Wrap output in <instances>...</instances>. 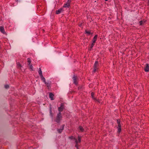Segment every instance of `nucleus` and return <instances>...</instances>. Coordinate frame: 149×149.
<instances>
[{"label": "nucleus", "mask_w": 149, "mask_h": 149, "mask_svg": "<svg viewBox=\"0 0 149 149\" xmlns=\"http://www.w3.org/2000/svg\"><path fill=\"white\" fill-rule=\"evenodd\" d=\"M68 138L69 139H70L71 140H74L76 138L75 137H74V136H69L68 137Z\"/></svg>", "instance_id": "23"}, {"label": "nucleus", "mask_w": 149, "mask_h": 149, "mask_svg": "<svg viewBox=\"0 0 149 149\" xmlns=\"http://www.w3.org/2000/svg\"><path fill=\"white\" fill-rule=\"evenodd\" d=\"M65 126V125L63 124L62 126V128L60 129H58L57 130V131L60 134H61V132H62L63 130H64V127Z\"/></svg>", "instance_id": "7"}, {"label": "nucleus", "mask_w": 149, "mask_h": 149, "mask_svg": "<svg viewBox=\"0 0 149 149\" xmlns=\"http://www.w3.org/2000/svg\"><path fill=\"white\" fill-rule=\"evenodd\" d=\"M99 65L97 61H96L95 63L94 66V70L93 71V73H95L98 68Z\"/></svg>", "instance_id": "3"}, {"label": "nucleus", "mask_w": 149, "mask_h": 149, "mask_svg": "<svg viewBox=\"0 0 149 149\" xmlns=\"http://www.w3.org/2000/svg\"><path fill=\"white\" fill-rule=\"evenodd\" d=\"M54 96V95L52 93H49V97L51 100H53L54 99L53 97Z\"/></svg>", "instance_id": "13"}, {"label": "nucleus", "mask_w": 149, "mask_h": 149, "mask_svg": "<svg viewBox=\"0 0 149 149\" xmlns=\"http://www.w3.org/2000/svg\"><path fill=\"white\" fill-rule=\"evenodd\" d=\"M17 65L18 66V67H21V64L19 63H17Z\"/></svg>", "instance_id": "29"}, {"label": "nucleus", "mask_w": 149, "mask_h": 149, "mask_svg": "<svg viewBox=\"0 0 149 149\" xmlns=\"http://www.w3.org/2000/svg\"><path fill=\"white\" fill-rule=\"evenodd\" d=\"M40 77L41 80L42 81H43L44 82V83H45L46 82L45 79V78L43 76V75H41Z\"/></svg>", "instance_id": "17"}, {"label": "nucleus", "mask_w": 149, "mask_h": 149, "mask_svg": "<svg viewBox=\"0 0 149 149\" xmlns=\"http://www.w3.org/2000/svg\"><path fill=\"white\" fill-rule=\"evenodd\" d=\"M72 79L73 81V83L76 86L78 85V80L79 79L77 76L74 75Z\"/></svg>", "instance_id": "2"}, {"label": "nucleus", "mask_w": 149, "mask_h": 149, "mask_svg": "<svg viewBox=\"0 0 149 149\" xmlns=\"http://www.w3.org/2000/svg\"><path fill=\"white\" fill-rule=\"evenodd\" d=\"M81 136H78V140L76 138L74 139L75 144L77 143H80L81 142Z\"/></svg>", "instance_id": "5"}, {"label": "nucleus", "mask_w": 149, "mask_h": 149, "mask_svg": "<svg viewBox=\"0 0 149 149\" xmlns=\"http://www.w3.org/2000/svg\"><path fill=\"white\" fill-rule=\"evenodd\" d=\"M38 72L40 76L42 75V72L41 69L40 68H39V71H38Z\"/></svg>", "instance_id": "18"}, {"label": "nucleus", "mask_w": 149, "mask_h": 149, "mask_svg": "<svg viewBox=\"0 0 149 149\" xmlns=\"http://www.w3.org/2000/svg\"><path fill=\"white\" fill-rule=\"evenodd\" d=\"M93 47V46H92L91 45L89 49V50H91V49Z\"/></svg>", "instance_id": "31"}, {"label": "nucleus", "mask_w": 149, "mask_h": 149, "mask_svg": "<svg viewBox=\"0 0 149 149\" xmlns=\"http://www.w3.org/2000/svg\"><path fill=\"white\" fill-rule=\"evenodd\" d=\"M64 103H61V104L60 106L58 107V111H59V112L61 113V112L63 111L64 110Z\"/></svg>", "instance_id": "4"}, {"label": "nucleus", "mask_w": 149, "mask_h": 149, "mask_svg": "<svg viewBox=\"0 0 149 149\" xmlns=\"http://www.w3.org/2000/svg\"><path fill=\"white\" fill-rule=\"evenodd\" d=\"M4 87L6 89H8L9 88V86L8 84L5 85Z\"/></svg>", "instance_id": "27"}, {"label": "nucleus", "mask_w": 149, "mask_h": 149, "mask_svg": "<svg viewBox=\"0 0 149 149\" xmlns=\"http://www.w3.org/2000/svg\"><path fill=\"white\" fill-rule=\"evenodd\" d=\"M79 145L78 143H77L75 144V147L77 149H79Z\"/></svg>", "instance_id": "24"}, {"label": "nucleus", "mask_w": 149, "mask_h": 149, "mask_svg": "<svg viewBox=\"0 0 149 149\" xmlns=\"http://www.w3.org/2000/svg\"><path fill=\"white\" fill-rule=\"evenodd\" d=\"M52 107H51V106L50 107V108H49V112H50V115L52 116Z\"/></svg>", "instance_id": "25"}, {"label": "nucleus", "mask_w": 149, "mask_h": 149, "mask_svg": "<svg viewBox=\"0 0 149 149\" xmlns=\"http://www.w3.org/2000/svg\"><path fill=\"white\" fill-rule=\"evenodd\" d=\"M117 128L118 130L117 132L118 134H120V133L121 132L122 130L121 125L118 126Z\"/></svg>", "instance_id": "9"}, {"label": "nucleus", "mask_w": 149, "mask_h": 149, "mask_svg": "<svg viewBox=\"0 0 149 149\" xmlns=\"http://www.w3.org/2000/svg\"><path fill=\"white\" fill-rule=\"evenodd\" d=\"M93 41V42L91 44V45L92 46H93L95 44V42H94V41Z\"/></svg>", "instance_id": "30"}, {"label": "nucleus", "mask_w": 149, "mask_h": 149, "mask_svg": "<svg viewBox=\"0 0 149 149\" xmlns=\"http://www.w3.org/2000/svg\"><path fill=\"white\" fill-rule=\"evenodd\" d=\"M146 21L144 19H143V20H141L139 22V25L140 26H141V25H143V24H144V23H146Z\"/></svg>", "instance_id": "11"}, {"label": "nucleus", "mask_w": 149, "mask_h": 149, "mask_svg": "<svg viewBox=\"0 0 149 149\" xmlns=\"http://www.w3.org/2000/svg\"><path fill=\"white\" fill-rule=\"evenodd\" d=\"M97 35H96L93 38L92 41H94V42H95L97 40Z\"/></svg>", "instance_id": "16"}, {"label": "nucleus", "mask_w": 149, "mask_h": 149, "mask_svg": "<svg viewBox=\"0 0 149 149\" xmlns=\"http://www.w3.org/2000/svg\"><path fill=\"white\" fill-rule=\"evenodd\" d=\"M148 5H149V1H148Z\"/></svg>", "instance_id": "33"}, {"label": "nucleus", "mask_w": 149, "mask_h": 149, "mask_svg": "<svg viewBox=\"0 0 149 149\" xmlns=\"http://www.w3.org/2000/svg\"><path fill=\"white\" fill-rule=\"evenodd\" d=\"M29 65V69H30L31 71H33V66L32 65Z\"/></svg>", "instance_id": "26"}, {"label": "nucleus", "mask_w": 149, "mask_h": 149, "mask_svg": "<svg viewBox=\"0 0 149 149\" xmlns=\"http://www.w3.org/2000/svg\"><path fill=\"white\" fill-rule=\"evenodd\" d=\"M94 93L93 92H92L91 93V96L92 97V98L94 99V100H95L96 99L94 98Z\"/></svg>", "instance_id": "22"}, {"label": "nucleus", "mask_w": 149, "mask_h": 149, "mask_svg": "<svg viewBox=\"0 0 149 149\" xmlns=\"http://www.w3.org/2000/svg\"><path fill=\"white\" fill-rule=\"evenodd\" d=\"M64 11L63 9V8H61L58 10H56V14H58L60 13L61 12Z\"/></svg>", "instance_id": "8"}, {"label": "nucleus", "mask_w": 149, "mask_h": 149, "mask_svg": "<svg viewBox=\"0 0 149 149\" xmlns=\"http://www.w3.org/2000/svg\"><path fill=\"white\" fill-rule=\"evenodd\" d=\"M78 129L81 132H83L84 131V129L83 127L81 126H79Z\"/></svg>", "instance_id": "15"}, {"label": "nucleus", "mask_w": 149, "mask_h": 149, "mask_svg": "<svg viewBox=\"0 0 149 149\" xmlns=\"http://www.w3.org/2000/svg\"><path fill=\"white\" fill-rule=\"evenodd\" d=\"M45 83L47 85L48 89H49L50 88V84H49L48 83L46 82Z\"/></svg>", "instance_id": "19"}, {"label": "nucleus", "mask_w": 149, "mask_h": 149, "mask_svg": "<svg viewBox=\"0 0 149 149\" xmlns=\"http://www.w3.org/2000/svg\"><path fill=\"white\" fill-rule=\"evenodd\" d=\"M82 23H81L80 24H79V26L81 27L82 25Z\"/></svg>", "instance_id": "32"}, {"label": "nucleus", "mask_w": 149, "mask_h": 149, "mask_svg": "<svg viewBox=\"0 0 149 149\" xmlns=\"http://www.w3.org/2000/svg\"><path fill=\"white\" fill-rule=\"evenodd\" d=\"M0 31L3 34H5L6 33L4 29V28L3 26H0Z\"/></svg>", "instance_id": "12"}, {"label": "nucleus", "mask_w": 149, "mask_h": 149, "mask_svg": "<svg viewBox=\"0 0 149 149\" xmlns=\"http://www.w3.org/2000/svg\"><path fill=\"white\" fill-rule=\"evenodd\" d=\"M27 62L28 63V65H30L31 63V61L29 58H28L27 59Z\"/></svg>", "instance_id": "21"}, {"label": "nucleus", "mask_w": 149, "mask_h": 149, "mask_svg": "<svg viewBox=\"0 0 149 149\" xmlns=\"http://www.w3.org/2000/svg\"><path fill=\"white\" fill-rule=\"evenodd\" d=\"M144 70L146 72H148L149 71V65L148 63L146 64L145 67L144 68Z\"/></svg>", "instance_id": "6"}, {"label": "nucleus", "mask_w": 149, "mask_h": 149, "mask_svg": "<svg viewBox=\"0 0 149 149\" xmlns=\"http://www.w3.org/2000/svg\"><path fill=\"white\" fill-rule=\"evenodd\" d=\"M62 116L61 113L59 112L56 117L54 121L58 123H60L61 121L62 120Z\"/></svg>", "instance_id": "1"}, {"label": "nucleus", "mask_w": 149, "mask_h": 149, "mask_svg": "<svg viewBox=\"0 0 149 149\" xmlns=\"http://www.w3.org/2000/svg\"><path fill=\"white\" fill-rule=\"evenodd\" d=\"M63 8H66L68 7V8H70V4H67V3H65L63 6Z\"/></svg>", "instance_id": "14"}, {"label": "nucleus", "mask_w": 149, "mask_h": 149, "mask_svg": "<svg viewBox=\"0 0 149 149\" xmlns=\"http://www.w3.org/2000/svg\"><path fill=\"white\" fill-rule=\"evenodd\" d=\"M72 0H68V1H67L66 3L67 4H70V3Z\"/></svg>", "instance_id": "28"}, {"label": "nucleus", "mask_w": 149, "mask_h": 149, "mask_svg": "<svg viewBox=\"0 0 149 149\" xmlns=\"http://www.w3.org/2000/svg\"><path fill=\"white\" fill-rule=\"evenodd\" d=\"M117 122L118 124V126L121 125L120 124V120L119 119L117 120Z\"/></svg>", "instance_id": "20"}, {"label": "nucleus", "mask_w": 149, "mask_h": 149, "mask_svg": "<svg viewBox=\"0 0 149 149\" xmlns=\"http://www.w3.org/2000/svg\"><path fill=\"white\" fill-rule=\"evenodd\" d=\"M85 33L87 34V35H92L93 34V33H91V31H88L87 30H85Z\"/></svg>", "instance_id": "10"}]
</instances>
